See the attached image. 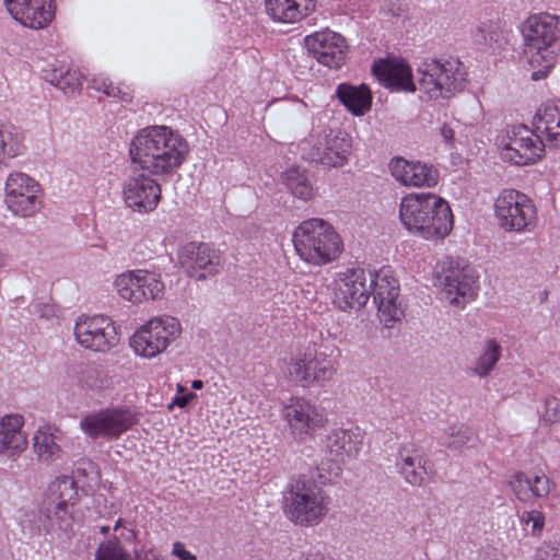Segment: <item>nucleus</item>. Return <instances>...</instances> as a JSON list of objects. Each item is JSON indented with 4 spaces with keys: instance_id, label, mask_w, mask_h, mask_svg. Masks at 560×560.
<instances>
[{
    "instance_id": "nucleus-1",
    "label": "nucleus",
    "mask_w": 560,
    "mask_h": 560,
    "mask_svg": "<svg viewBox=\"0 0 560 560\" xmlns=\"http://www.w3.org/2000/svg\"><path fill=\"white\" fill-rule=\"evenodd\" d=\"M189 154V144L182 135L164 125L140 129L129 145V155L139 170L162 179L173 177Z\"/></svg>"
},
{
    "instance_id": "nucleus-3",
    "label": "nucleus",
    "mask_w": 560,
    "mask_h": 560,
    "mask_svg": "<svg viewBox=\"0 0 560 560\" xmlns=\"http://www.w3.org/2000/svg\"><path fill=\"white\" fill-rule=\"evenodd\" d=\"M523 56L534 69L532 79L547 77L560 52V21L549 13L528 16L522 24Z\"/></svg>"
},
{
    "instance_id": "nucleus-51",
    "label": "nucleus",
    "mask_w": 560,
    "mask_h": 560,
    "mask_svg": "<svg viewBox=\"0 0 560 560\" xmlns=\"http://www.w3.org/2000/svg\"><path fill=\"white\" fill-rule=\"evenodd\" d=\"M172 556L179 560H197V557L190 551L186 550L185 545L180 541L173 544Z\"/></svg>"
},
{
    "instance_id": "nucleus-17",
    "label": "nucleus",
    "mask_w": 560,
    "mask_h": 560,
    "mask_svg": "<svg viewBox=\"0 0 560 560\" xmlns=\"http://www.w3.org/2000/svg\"><path fill=\"white\" fill-rule=\"evenodd\" d=\"M364 435V431L359 427L330 430L324 440L327 459L336 465L338 469L340 465L357 459L363 447Z\"/></svg>"
},
{
    "instance_id": "nucleus-9",
    "label": "nucleus",
    "mask_w": 560,
    "mask_h": 560,
    "mask_svg": "<svg viewBox=\"0 0 560 560\" xmlns=\"http://www.w3.org/2000/svg\"><path fill=\"white\" fill-rule=\"evenodd\" d=\"M438 273L443 298L451 304L464 306L476 296L479 275L472 266L446 257Z\"/></svg>"
},
{
    "instance_id": "nucleus-43",
    "label": "nucleus",
    "mask_w": 560,
    "mask_h": 560,
    "mask_svg": "<svg viewBox=\"0 0 560 560\" xmlns=\"http://www.w3.org/2000/svg\"><path fill=\"white\" fill-rule=\"evenodd\" d=\"M446 445L454 450H460L472 445L475 435L472 431L464 424H456L450 428Z\"/></svg>"
},
{
    "instance_id": "nucleus-40",
    "label": "nucleus",
    "mask_w": 560,
    "mask_h": 560,
    "mask_svg": "<svg viewBox=\"0 0 560 560\" xmlns=\"http://www.w3.org/2000/svg\"><path fill=\"white\" fill-rule=\"evenodd\" d=\"M374 303L377 305V315L381 323L387 328L393 327L404 316V310L398 299H378L374 300Z\"/></svg>"
},
{
    "instance_id": "nucleus-26",
    "label": "nucleus",
    "mask_w": 560,
    "mask_h": 560,
    "mask_svg": "<svg viewBox=\"0 0 560 560\" xmlns=\"http://www.w3.org/2000/svg\"><path fill=\"white\" fill-rule=\"evenodd\" d=\"M24 417L9 413L0 418V457L15 458L27 446V435L23 431Z\"/></svg>"
},
{
    "instance_id": "nucleus-18",
    "label": "nucleus",
    "mask_w": 560,
    "mask_h": 560,
    "mask_svg": "<svg viewBox=\"0 0 560 560\" xmlns=\"http://www.w3.org/2000/svg\"><path fill=\"white\" fill-rule=\"evenodd\" d=\"M180 267L189 277L202 280L219 272L221 267L220 252L207 243H188L178 252Z\"/></svg>"
},
{
    "instance_id": "nucleus-31",
    "label": "nucleus",
    "mask_w": 560,
    "mask_h": 560,
    "mask_svg": "<svg viewBox=\"0 0 560 560\" xmlns=\"http://www.w3.org/2000/svg\"><path fill=\"white\" fill-rule=\"evenodd\" d=\"M73 505L67 504H47L43 502L40 509V521L47 532H68L72 526V511Z\"/></svg>"
},
{
    "instance_id": "nucleus-48",
    "label": "nucleus",
    "mask_w": 560,
    "mask_h": 560,
    "mask_svg": "<svg viewBox=\"0 0 560 560\" xmlns=\"http://www.w3.org/2000/svg\"><path fill=\"white\" fill-rule=\"evenodd\" d=\"M74 472L78 476H85L90 477L91 479H97L98 478V471L96 470V466L94 463L88 458H81L75 462L74 464Z\"/></svg>"
},
{
    "instance_id": "nucleus-30",
    "label": "nucleus",
    "mask_w": 560,
    "mask_h": 560,
    "mask_svg": "<svg viewBox=\"0 0 560 560\" xmlns=\"http://www.w3.org/2000/svg\"><path fill=\"white\" fill-rule=\"evenodd\" d=\"M42 73L45 81L65 93H73L80 85L78 72L61 61L47 65Z\"/></svg>"
},
{
    "instance_id": "nucleus-56",
    "label": "nucleus",
    "mask_w": 560,
    "mask_h": 560,
    "mask_svg": "<svg viewBox=\"0 0 560 560\" xmlns=\"http://www.w3.org/2000/svg\"><path fill=\"white\" fill-rule=\"evenodd\" d=\"M135 537H136V534H135V532L132 529H129L128 534L126 536H124V538L126 540H132V539H135Z\"/></svg>"
},
{
    "instance_id": "nucleus-24",
    "label": "nucleus",
    "mask_w": 560,
    "mask_h": 560,
    "mask_svg": "<svg viewBox=\"0 0 560 560\" xmlns=\"http://www.w3.org/2000/svg\"><path fill=\"white\" fill-rule=\"evenodd\" d=\"M372 72L384 86L392 91H417V80L413 81L410 67L401 59L386 58L374 61Z\"/></svg>"
},
{
    "instance_id": "nucleus-11",
    "label": "nucleus",
    "mask_w": 560,
    "mask_h": 560,
    "mask_svg": "<svg viewBox=\"0 0 560 560\" xmlns=\"http://www.w3.org/2000/svg\"><path fill=\"white\" fill-rule=\"evenodd\" d=\"M499 225L508 232L530 231L536 224L537 211L532 199L515 189H504L494 201Z\"/></svg>"
},
{
    "instance_id": "nucleus-29",
    "label": "nucleus",
    "mask_w": 560,
    "mask_h": 560,
    "mask_svg": "<svg viewBox=\"0 0 560 560\" xmlns=\"http://www.w3.org/2000/svg\"><path fill=\"white\" fill-rule=\"evenodd\" d=\"M336 96L355 116L364 115L372 105V93L365 84L340 83L336 89Z\"/></svg>"
},
{
    "instance_id": "nucleus-45",
    "label": "nucleus",
    "mask_w": 560,
    "mask_h": 560,
    "mask_svg": "<svg viewBox=\"0 0 560 560\" xmlns=\"http://www.w3.org/2000/svg\"><path fill=\"white\" fill-rule=\"evenodd\" d=\"M509 487L520 501L527 502L530 499V477L523 471H516L510 477Z\"/></svg>"
},
{
    "instance_id": "nucleus-12",
    "label": "nucleus",
    "mask_w": 560,
    "mask_h": 560,
    "mask_svg": "<svg viewBox=\"0 0 560 560\" xmlns=\"http://www.w3.org/2000/svg\"><path fill=\"white\" fill-rule=\"evenodd\" d=\"M335 373L334 361L325 352L312 348L293 357L288 366L289 377L303 387L324 386Z\"/></svg>"
},
{
    "instance_id": "nucleus-2",
    "label": "nucleus",
    "mask_w": 560,
    "mask_h": 560,
    "mask_svg": "<svg viewBox=\"0 0 560 560\" xmlns=\"http://www.w3.org/2000/svg\"><path fill=\"white\" fill-rule=\"evenodd\" d=\"M399 219L410 233L428 241L442 240L453 230V213L447 201L432 192L402 197Z\"/></svg>"
},
{
    "instance_id": "nucleus-19",
    "label": "nucleus",
    "mask_w": 560,
    "mask_h": 560,
    "mask_svg": "<svg viewBox=\"0 0 560 560\" xmlns=\"http://www.w3.org/2000/svg\"><path fill=\"white\" fill-rule=\"evenodd\" d=\"M161 186L155 178L142 171L128 177L122 187L126 205L136 212H152L161 200Z\"/></svg>"
},
{
    "instance_id": "nucleus-7",
    "label": "nucleus",
    "mask_w": 560,
    "mask_h": 560,
    "mask_svg": "<svg viewBox=\"0 0 560 560\" xmlns=\"http://www.w3.org/2000/svg\"><path fill=\"white\" fill-rule=\"evenodd\" d=\"M500 156L503 161L517 166L533 165L545 154V143L526 125L506 126L498 137Z\"/></svg>"
},
{
    "instance_id": "nucleus-37",
    "label": "nucleus",
    "mask_w": 560,
    "mask_h": 560,
    "mask_svg": "<svg viewBox=\"0 0 560 560\" xmlns=\"http://www.w3.org/2000/svg\"><path fill=\"white\" fill-rule=\"evenodd\" d=\"M139 275L141 278L140 293L138 294L140 303L149 300H159L164 295L165 284L160 273L140 269Z\"/></svg>"
},
{
    "instance_id": "nucleus-4",
    "label": "nucleus",
    "mask_w": 560,
    "mask_h": 560,
    "mask_svg": "<svg viewBox=\"0 0 560 560\" xmlns=\"http://www.w3.org/2000/svg\"><path fill=\"white\" fill-rule=\"evenodd\" d=\"M295 253L305 262L320 267L335 261L343 243L335 228L319 218L301 222L292 234Z\"/></svg>"
},
{
    "instance_id": "nucleus-22",
    "label": "nucleus",
    "mask_w": 560,
    "mask_h": 560,
    "mask_svg": "<svg viewBox=\"0 0 560 560\" xmlns=\"http://www.w3.org/2000/svg\"><path fill=\"white\" fill-rule=\"evenodd\" d=\"M388 170L396 182L407 187H434L439 182V172L420 161L396 156L390 160Z\"/></svg>"
},
{
    "instance_id": "nucleus-33",
    "label": "nucleus",
    "mask_w": 560,
    "mask_h": 560,
    "mask_svg": "<svg viewBox=\"0 0 560 560\" xmlns=\"http://www.w3.org/2000/svg\"><path fill=\"white\" fill-rule=\"evenodd\" d=\"M501 354V345L493 338L486 339L480 354L471 363L470 372L479 377H487L494 370Z\"/></svg>"
},
{
    "instance_id": "nucleus-27",
    "label": "nucleus",
    "mask_w": 560,
    "mask_h": 560,
    "mask_svg": "<svg viewBox=\"0 0 560 560\" xmlns=\"http://www.w3.org/2000/svg\"><path fill=\"white\" fill-rule=\"evenodd\" d=\"M266 11L273 21L295 23L310 15L316 0H265Z\"/></svg>"
},
{
    "instance_id": "nucleus-23",
    "label": "nucleus",
    "mask_w": 560,
    "mask_h": 560,
    "mask_svg": "<svg viewBox=\"0 0 560 560\" xmlns=\"http://www.w3.org/2000/svg\"><path fill=\"white\" fill-rule=\"evenodd\" d=\"M428 458L421 446L415 442L399 445L395 455V465L399 475L411 486H421L428 475Z\"/></svg>"
},
{
    "instance_id": "nucleus-42",
    "label": "nucleus",
    "mask_w": 560,
    "mask_h": 560,
    "mask_svg": "<svg viewBox=\"0 0 560 560\" xmlns=\"http://www.w3.org/2000/svg\"><path fill=\"white\" fill-rule=\"evenodd\" d=\"M89 84L91 89L102 92L108 97L119 98L124 102H129L131 100L127 92L122 91L119 86L114 85V83L103 74L93 77Z\"/></svg>"
},
{
    "instance_id": "nucleus-14",
    "label": "nucleus",
    "mask_w": 560,
    "mask_h": 560,
    "mask_svg": "<svg viewBox=\"0 0 560 560\" xmlns=\"http://www.w3.org/2000/svg\"><path fill=\"white\" fill-rule=\"evenodd\" d=\"M282 418L295 440L303 441L326 422L322 407L305 397H291L282 408Z\"/></svg>"
},
{
    "instance_id": "nucleus-5",
    "label": "nucleus",
    "mask_w": 560,
    "mask_h": 560,
    "mask_svg": "<svg viewBox=\"0 0 560 560\" xmlns=\"http://www.w3.org/2000/svg\"><path fill=\"white\" fill-rule=\"evenodd\" d=\"M330 497L313 479H292L283 494V512L288 520L302 527L318 525L328 514Z\"/></svg>"
},
{
    "instance_id": "nucleus-8",
    "label": "nucleus",
    "mask_w": 560,
    "mask_h": 560,
    "mask_svg": "<svg viewBox=\"0 0 560 560\" xmlns=\"http://www.w3.org/2000/svg\"><path fill=\"white\" fill-rule=\"evenodd\" d=\"M182 326L173 316H159L150 319L130 338V347L136 355L153 359L163 353L179 337Z\"/></svg>"
},
{
    "instance_id": "nucleus-15",
    "label": "nucleus",
    "mask_w": 560,
    "mask_h": 560,
    "mask_svg": "<svg viewBox=\"0 0 560 560\" xmlns=\"http://www.w3.org/2000/svg\"><path fill=\"white\" fill-rule=\"evenodd\" d=\"M369 271L353 267L336 273L334 280V303L341 311L359 310L370 296Z\"/></svg>"
},
{
    "instance_id": "nucleus-16",
    "label": "nucleus",
    "mask_w": 560,
    "mask_h": 560,
    "mask_svg": "<svg viewBox=\"0 0 560 560\" xmlns=\"http://www.w3.org/2000/svg\"><path fill=\"white\" fill-rule=\"evenodd\" d=\"M74 336L83 348L106 352L118 343V331L112 318L104 315L81 316L74 325Z\"/></svg>"
},
{
    "instance_id": "nucleus-13",
    "label": "nucleus",
    "mask_w": 560,
    "mask_h": 560,
    "mask_svg": "<svg viewBox=\"0 0 560 560\" xmlns=\"http://www.w3.org/2000/svg\"><path fill=\"white\" fill-rule=\"evenodd\" d=\"M4 202L15 217H34L42 207L40 186L27 174L13 172L5 182Z\"/></svg>"
},
{
    "instance_id": "nucleus-32",
    "label": "nucleus",
    "mask_w": 560,
    "mask_h": 560,
    "mask_svg": "<svg viewBox=\"0 0 560 560\" xmlns=\"http://www.w3.org/2000/svg\"><path fill=\"white\" fill-rule=\"evenodd\" d=\"M369 291L373 294V300L399 298V283L389 267H383L374 273L369 271Z\"/></svg>"
},
{
    "instance_id": "nucleus-50",
    "label": "nucleus",
    "mask_w": 560,
    "mask_h": 560,
    "mask_svg": "<svg viewBox=\"0 0 560 560\" xmlns=\"http://www.w3.org/2000/svg\"><path fill=\"white\" fill-rule=\"evenodd\" d=\"M539 560H560V546L544 545L538 551Z\"/></svg>"
},
{
    "instance_id": "nucleus-34",
    "label": "nucleus",
    "mask_w": 560,
    "mask_h": 560,
    "mask_svg": "<svg viewBox=\"0 0 560 560\" xmlns=\"http://www.w3.org/2000/svg\"><path fill=\"white\" fill-rule=\"evenodd\" d=\"M77 495L78 489L74 479L69 476H60L49 485L43 502L73 505Z\"/></svg>"
},
{
    "instance_id": "nucleus-38",
    "label": "nucleus",
    "mask_w": 560,
    "mask_h": 560,
    "mask_svg": "<svg viewBox=\"0 0 560 560\" xmlns=\"http://www.w3.org/2000/svg\"><path fill=\"white\" fill-rule=\"evenodd\" d=\"M23 151L20 135L14 126L0 121V159L2 156L13 159Z\"/></svg>"
},
{
    "instance_id": "nucleus-35",
    "label": "nucleus",
    "mask_w": 560,
    "mask_h": 560,
    "mask_svg": "<svg viewBox=\"0 0 560 560\" xmlns=\"http://www.w3.org/2000/svg\"><path fill=\"white\" fill-rule=\"evenodd\" d=\"M33 447L38 460L43 463H52L61 456V448L55 435L47 430L38 429L34 433Z\"/></svg>"
},
{
    "instance_id": "nucleus-60",
    "label": "nucleus",
    "mask_w": 560,
    "mask_h": 560,
    "mask_svg": "<svg viewBox=\"0 0 560 560\" xmlns=\"http://www.w3.org/2000/svg\"><path fill=\"white\" fill-rule=\"evenodd\" d=\"M94 374H95L94 372H89V373H88V376H89V377H92Z\"/></svg>"
},
{
    "instance_id": "nucleus-59",
    "label": "nucleus",
    "mask_w": 560,
    "mask_h": 560,
    "mask_svg": "<svg viewBox=\"0 0 560 560\" xmlns=\"http://www.w3.org/2000/svg\"><path fill=\"white\" fill-rule=\"evenodd\" d=\"M108 532V527H102V533H107Z\"/></svg>"
},
{
    "instance_id": "nucleus-20",
    "label": "nucleus",
    "mask_w": 560,
    "mask_h": 560,
    "mask_svg": "<svg viewBox=\"0 0 560 560\" xmlns=\"http://www.w3.org/2000/svg\"><path fill=\"white\" fill-rule=\"evenodd\" d=\"M305 45L320 65L330 69L340 68L347 58L346 39L328 28L307 35Z\"/></svg>"
},
{
    "instance_id": "nucleus-36",
    "label": "nucleus",
    "mask_w": 560,
    "mask_h": 560,
    "mask_svg": "<svg viewBox=\"0 0 560 560\" xmlns=\"http://www.w3.org/2000/svg\"><path fill=\"white\" fill-rule=\"evenodd\" d=\"M140 269L129 270L120 273L115 279V288L118 292L119 296L126 301H129L133 304L140 303V298L138 294L140 293Z\"/></svg>"
},
{
    "instance_id": "nucleus-49",
    "label": "nucleus",
    "mask_w": 560,
    "mask_h": 560,
    "mask_svg": "<svg viewBox=\"0 0 560 560\" xmlns=\"http://www.w3.org/2000/svg\"><path fill=\"white\" fill-rule=\"evenodd\" d=\"M439 135L447 149L454 148L455 130L450 122H443L439 128Z\"/></svg>"
},
{
    "instance_id": "nucleus-6",
    "label": "nucleus",
    "mask_w": 560,
    "mask_h": 560,
    "mask_svg": "<svg viewBox=\"0 0 560 560\" xmlns=\"http://www.w3.org/2000/svg\"><path fill=\"white\" fill-rule=\"evenodd\" d=\"M416 79L425 100H448L464 89L466 71L456 58L425 59L418 65Z\"/></svg>"
},
{
    "instance_id": "nucleus-55",
    "label": "nucleus",
    "mask_w": 560,
    "mask_h": 560,
    "mask_svg": "<svg viewBox=\"0 0 560 560\" xmlns=\"http://www.w3.org/2000/svg\"><path fill=\"white\" fill-rule=\"evenodd\" d=\"M191 387L194 389H201L203 387V382L201 380H195L191 383Z\"/></svg>"
},
{
    "instance_id": "nucleus-44",
    "label": "nucleus",
    "mask_w": 560,
    "mask_h": 560,
    "mask_svg": "<svg viewBox=\"0 0 560 560\" xmlns=\"http://www.w3.org/2000/svg\"><path fill=\"white\" fill-rule=\"evenodd\" d=\"M518 520L524 530H528L533 536L539 537L542 534L545 526V515L541 511L530 510L523 511L518 514Z\"/></svg>"
},
{
    "instance_id": "nucleus-46",
    "label": "nucleus",
    "mask_w": 560,
    "mask_h": 560,
    "mask_svg": "<svg viewBox=\"0 0 560 560\" xmlns=\"http://www.w3.org/2000/svg\"><path fill=\"white\" fill-rule=\"evenodd\" d=\"M551 489V481L545 474H536L530 477V498H546Z\"/></svg>"
},
{
    "instance_id": "nucleus-25",
    "label": "nucleus",
    "mask_w": 560,
    "mask_h": 560,
    "mask_svg": "<svg viewBox=\"0 0 560 560\" xmlns=\"http://www.w3.org/2000/svg\"><path fill=\"white\" fill-rule=\"evenodd\" d=\"M351 151V138L343 131L325 136L312 148L311 160L324 166H342Z\"/></svg>"
},
{
    "instance_id": "nucleus-10",
    "label": "nucleus",
    "mask_w": 560,
    "mask_h": 560,
    "mask_svg": "<svg viewBox=\"0 0 560 560\" xmlns=\"http://www.w3.org/2000/svg\"><path fill=\"white\" fill-rule=\"evenodd\" d=\"M137 422L135 411L126 406H112L86 413L80 421L83 433L92 440H116Z\"/></svg>"
},
{
    "instance_id": "nucleus-21",
    "label": "nucleus",
    "mask_w": 560,
    "mask_h": 560,
    "mask_svg": "<svg viewBox=\"0 0 560 560\" xmlns=\"http://www.w3.org/2000/svg\"><path fill=\"white\" fill-rule=\"evenodd\" d=\"M55 0H3L11 18L31 30L46 28L55 18Z\"/></svg>"
},
{
    "instance_id": "nucleus-39",
    "label": "nucleus",
    "mask_w": 560,
    "mask_h": 560,
    "mask_svg": "<svg viewBox=\"0 0 560 560\" xmlns=\"http://www.w3.org/2000/svg\"><path fill=\"white\" fill-rule=\"evenodd\" d=\"M288 189L302 200H310L314 196V189L304 172L298 168L287 170L283 174Z\"/></svg>"
},
{
    "instance_id": "nucleus-47",
    "label": "nucleus",
    "mask_w": 560,
    "mask_h": 560,
    "mask_svg": "<svg viewBox=\"0 0 560 560\" xmlns=\"http://www.w3.org/2000/svg\"><path fill=\"white\" fill-rule=\"evenodd\" d=\"M541 419L548 424L558 423L560 421V399L553 396L545 399Z\"/></svg>"
},
{
    "instance_id": "nucleus-41",
    "label": "nucleus",
    "mask_w": 560,
    "mask_h": 560,
    "mask_svg": "<svg viewBox=\"0 0 560 560\" xmlns=\"http://www.w3.org/2000/svg\"><path fill=\"white\" fill-rule=\"evenodd\" d=\"M95 560H130V555L117 538L102 542L96 552Z\"/></svg>"
},
{
    "instance_id": "nucleus-52",
    "label": "nucleus",
    "mask_w": 560,
    "mask_h": 560,
    "mask_svg": "<svg viewBox=\"0 0 560 560\" xmlns=\"http://www.w3.org/2000/svg\"><path fill=\"white\" fill-rule=\"evenodd\" d=\"M299 560H334L331 557L326 556L322 551L311 548L307 551L303 552Z\"/></svg>"
},
{
    "instance_id": "nucleus-54",
    "label": "nucleus",
    "mask_w": 560,
    "mask_h": 560,
    "mask_svg": "<svg viewBox=\"0 0 560 560\" xmlns=\"http://www.w3.org/2000/svg\"><path fill=\"white\" fill-rule=\"evenodd\" d=\"M10 265L9 256L0 249V271L7 269Z\"/></svg>"
},
{
    "instance_id": "nucleus-28",
    "label": "nucleus",
    "mask_w": 560,
    "mask_h": 560,
    "mask_svg": "<svg viewBox=\"0 0 560 560\" xmlns=\"http://www.w3.org/2000/svg\"><path fill=\"white\" fill-rule=\"evenodd\" d=\"M533 126L551 147H560V100L541 105L533 117Z\"/></svg>"
},
{
    "instance_id": "nucleus-57",
    "label": "nucleus",
    "mask_w": 560,
    "mask_h": 560,
    "mask_svg": "<svg viewBox=\"0 0 560 560\" xmlns=\"http://www.w3.org/2000/svg\"><path fill=\"white\" fill-rule=\"evenodd\" d=\"M121 525H122V520H121V518H119V520L116 522L115 526H114V530H117L118 528H120V527H121Z\"/></svg>"
},
{
    "instance_id": "nucleus-53",
    "label": "nucleus",
    "mask_w": 560,
    "mask_h": 560,
    "mask_svg": "<svg viewBox=\"0 0 560 560\" xmlns=\"http://www.w3.org/2000/svg\"><path fill=\"white\" fill-rule=\"evenodd\" d=\"M196 395L194 393L183 394V395H176L173 399V404L184 408L186 407L191 399H194Z\"/></svg>"
},
{
    "instance_id": "nucleus-58",
    "label": "nucleus",
    "mask_w": 560,
    "mask_h": 560,
    "mask_svg": "<svg viewBox=\"0 0 560 560\" xmlns=\"http://www.w3.org/2000/svg\"><path fill=\"white\" fill-rule=\"evenodd\" d=\"M149 555H151V556H152V559H149V560H159V559L155 557V555L153 553V551H150V552H149Z\"/></svg>"
}]
</instances>
